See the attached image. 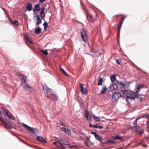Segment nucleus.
Listing matches in <instances>:
<instances>
[{
    "instance_id": "45",
    "label": "nucleus",
    "mask_w": 149,
    "mask_h": 149,
    "mask_svg": "<svg viewBox=\"0 0 149 149\" xmlns=\"http://www.w3.org/2000/svg\"><path fill=\"white\" fill-rule=\"evenodd\" d=\"M59 123L60 125H62L63 126H65L63 125V122L61 121H59Z\"/></svg>"
},
{
    "instance_id": "49",
    "label": "nucleus",
    "mask_w": 149,
    "mask_h": 149,
    "mask_svg": "<svg viewBox=\"0 0 149 149\" xmlns=\"http://www.w3.org/2000/svg\"><path fill=\"white\" fill-rule=\"evenodd\" d=\"M83 9L84 10L85 12L86 13V11H87L86 10V7L85 6H84L83 8Z\"/></svg>"
},
{
    "instance_id": "18",
    "label": "nucleus",
    "mask_w": 149,
    "mask_h": 149,
    "mask_svg": "<svg viewBox=\"0 0 149 149\" xmlns=\"http://www.w3.org/2000/svg\"><path fill=\"white\" fill-rule=\"evenodd\" d=\"M0 121L3 125V127L6 128H9V126L3 120H2V118H0Z\"/></svg>"
},
{
    "instance_id": "46",
    "label": "nucleus",
    "mask_w": 149,
    "mask_h": 149,
    "mask_svg": "<svg viewBox=\"0 0 149 149\" xmlns=\"http://www.w3.org/2000/svg\"><path fill=\"white\" fill-rule=\"evenodd\" d=\"M84 144L86 146H89L88 142L87 141H86L84 142Z\"/></svg>"
},
{
    "instance_id": "22",
    "label": "nucleus",
    "mask_w": 149,
    "mask_h": 149,
    "mask_svg": "<svg viewBox=\"0 0 149 149\" xmlns=\"http://www.w3.org/2000/svg\"><path fill=\"white\" fill-rule=\"evenodd\" d=\"M32 6L31 3H28L27 4L26 7V9L29 11H30L32 10Z\"/></svg>"
},
{
    "instance_id": "10",
    "label": "nucleus",
    "mask_w": 149,
    "mask_h": 149,
    "mask_svg": "<svg viewBox=\"0 0 149 149\" xmlns=\"http://www.w3.org/2000/svg\"><path fill=\"white\" fill-rule=\"evenodd\" d=\"M22 86L23 88L25 90H29L31 88V87L27 84L26 82H23L22 84Z\"/></svg>"
},
{
    "instance_id": "1",
    "label": "nucleus",
    "mask_w": 149,
    "mask_h": 149,
    "mask_svg": "<svg viewBox=\"0 0 149 149\" xmlns=\"http://www.w3.org/2000/svg\"><path fill=\"white\" fill-rule=\"evenodd\" d=\"M129 85V83L127 81H124L123 83L120 81H118L113 84L112 85V86L114 89H124L126 88H127Z\"/></svg>"
},
{
    "instance_id": "33",
    "label": "nucleus",
    "mask_w": 149,
    "mask_h": 149,
    "mask_svg": "<svg viewBox=\"0 0 149 149\" xmlns=\"http://www.w3.org/2000/svg\"><path fill=\"white\" fill-rule=\"evenodd\" d=\"M93 117H94V119L96 121H99L100 120V119L99 118L96 117L95 115H93Z\"/></svg>"
},
{
    "instance_id": "57",
    "label": "nucleus",
    "mask_w": 149,
    "mask_h": 149,
    "mask_svg": "<svg viewBox=\"0 0 149 149\" xmlns=\"http://www.w3.org/2000/svg\"><path fill=\"white\" fill-rule=\"evenodd\" d=\"M147 127L149 128V124L148 125Z\"/></svg>"
},
{
    "instance_id": "28",
    "label": "nucleus",
    "mask_w": 149,
    "mask_h": 149,
    "mask_svg": "<svg viewBox=\"0 0 149 149\" xmlns=\"http://www.w3.org/2000/svg\"><path fill=\"white\" fill-rule=\"evenodd\" d=\"M93 127L95 128H99V129H102L103 128V126L100 125L99 124H96L93 125Z\"/></svg>"
},
{
    "instance_id": "31",
    "label": "nucleus",
    "mask_w": 149,
    "mask_h": 149,
    "mask_svg": "<svg viewBox=\"0 0 149 149\" xmlns=\"http://www.w3.org/2000/svg\"><path fill=\"white\" fill-rule=\"evenodd\" d=\"M103 81V79L101 77H100L99 78V79L98 80V85H101L102 84V83Z\"/></svg>"
},
{
    "instance_id": "26",
    "label": "nucleus",
    "mask_w": 149,
    "mask_h": 149,
    "mask_svg": "<svg viewBox=\"0 0 149 149\" xmlns=\"http://www.w3.org/2000/svg\"><path fill=\"white\" fill-rule=\"evenodd\" d=\"M107 91V89L106 87H104L102 91H101L100 93L101 94H104L106 93V92Z\"/></svg>"
},
{
    "instance_id": "7",
    "label": "nucleus",
    "mask_w": 149,
    "mask_h": 149,
    "mask_svg": "<svg viewBox=\"0 0 149 149\" xmlns=\"http://www.w3.org/2000/svg\"><path fill=\"white\" fill-rule=\"evenodd\" d=\"M91 134L94 135L95 138L97 140L100 142L103 141V139L102 136L97 134L96 132H92Z\"/></svg>"
},
{
    "instance_id": "56",
    "label": "nucleus",
    "mask_w": 149,
    "mask_h": 149,
    "mask_svg": "<svg viewBox=\"0 0 149 149\" xmlns=\"http://www.w3.org/2000/svg\"><path fill=\"white\" fill-rule=\"evenodd\" d=\"M26 144H27V145H28V146H30L31 147V146H30L29 144H28V143H26Z\"/></svg>"
},
{
    "instance_id": "13",
    "label": "nucleus",
    "mask_w": 149,
    "mask_h": 149,
    "mask_svg": "<svg viewBox=\"0 0 149 149\" xmlns=\"http://www.w3.org/2000/svg\"><path fill=\"white\" fill-rule=\"evenodd\" d=\"M121 96V94L118 93H115L113 95V97L115 100H118Z\"/></svg>"
},
{
    "instance_id": "47",
    "label": "nucleus",
    "mask_w": 149,
    "mask_h": 149,
    "mask_svg": "<svg viewBox=\"0 0 149 149\" xmlns=\"http://www.w3.org/2000/svg\"><path fill=\"white\" fill-rule=\"evenodd\" d=\"M139 119V118H137L135 121L134 122V124L135 125H136V123H137V120Z\"/></svg>"
},
{
    "instance_id": "29",
    "label": "nucleus",
    "mask_w": 149,
    "mask_h": 149,
    "mask_svg": "<svg viewBox=\"0 0 149 149\" xmlns=\"http://www.w3.org/2000/svg\"><path fill=\"white\" fill-rule=\"evenodd\" d=\"M111 79L112 82H114L116 80V76L115 75H112L111 77Z\"/></svg>"
},
{
    "instance_id": "3",
    "label": "nucleus",
    "mask_w": 149,
    "mask_h": 149,
    "mask_svg": "<svg viewBox=\"0 0 149 149\" xmlns=\"http://www.w3.org/2000/svg\"><path fill=\"white\" fill-rule=\"evenodd\" d=\"M81 34L82 39L85 42L88 41L87 35L85 30L84 29H82L81 30Z\"/></svg>"
},
{
    "instance_id": "8",
    "label": "nucleus",
    "mask_w": 149,
    "mask_h": 149,
    "mask_svg": "<svg viewBox=\"0 0 149 149\" xmlns=\"http://www.w3.org/2000/svg\"><path fill=\"white\" fill-rule=\"evenodd\" d=\"M80 87L81 88V92L83 94L86 95L88 93L87 91L86 88L83 86V84H80Z\"/></svg>"
},
{
    "instance_id": "48",
    "label": "nucleus",
    "mask_w": 149,
    "mask_h": 149,
    "mask_svg": "<svg viewBox=\"0 0 149 149\" xmlns=\"http://www.w3.org/2000/svg\"><path fill=\"white\" fill-rule=\"evenodd\" d=\"M45 0H39V2L40 3H42L45 2Z\"/></svg>"
},
{
    "instance_id": "15",
    "label": "nucleus",
    "mask_w": 149,
    "mask_h": 149,
    "mask_svg": "<svg viewBox=\"0 0 149 149\" xmlns=\"http://www.w3.org/2000/svg\"><path fill=\"white\" fill-rule=\"evenodd\" d=\"M7 17L8 18L9 20L11 22V23L12 24L16 26H17L18 25L19 23L17 21L15 20V21L13 22L11 19L9 17L8 15L7 16Z\"/></svg>"
},
{
    "instance_id": "9",
    "label": "nucleus",
    "mask_w": 149,
    "mask_h": 149,
    "mask_svg": "<svg viewBox=\"0 0 149 149\" xmlns=\"http://www.w3.org/2000/svg\"><path fill=\"white\" fill-rule=\"evenodd\" d=\"M53 144L56 146H57L61 148L62 149H65V147L63 146L62 143L60 142H54L53 143Z\"/></svg>"
},
{
    "instance_id": "14",
    "label": "nucleus",
    "mask_w": 149,
    "mask_h": 149,
    "mask_svg": "<svg viewBox=\"0 0 149 149\" xmlns=\"http://www.w3.org/2000/svg\"><path fill=\"white\" fill-rule=\"evenodd\" d=\"M61 129L63 131H64L66 134L70 135L71 134L70 131L68 129H67L64 127H62Z\"/></svg>"
},
{
    "instance_id": "50",
    "label": "nucleus",
    "mask_w": 149,
    "mask_h": 149,
    "mask_svg": "<svg viewBox=\"0 0 149 149\" xmlns=\"http://www.w3.org/2000/svg\"><path fill=\"white\" fill-rule=\"evenodd\" d=\"M89 126L90 127H93V125H92L91 124H89Z\"/></svg>"
},
{
    "instance_id": "44",
    "label": "nucleus",
    "mask_w": 149,
    "mask_h": 149,
    "mask_svg": "<svg viewBox=\"0 0 149 149\" xmlns=\"http://www.w3.org/2000/svg\"><path fill=\"white\" fill-rule=\"evenodd\" d=\"M116 62L119 65H120L121 60L119 59L116 60Z\"/></svg>"
},
{
    "instance_id": "35",
    "label": "nucleus",
    "mask_w": 149,
    "mask_h": 149,
    "mask_svg": "<svg viewBox=\"0 0 149 149\" xmlns=\"http://www.w3.org/2000/svg\"><path fill=\"white\" fill-rule=\"evenodd\" d=\"M44 26V30L45 31L46 30L47 27V24L46 22L45 21L44 23L43 24Z\"/></svg>"
},
{
    "instance_id": "32",
    "label": "nucleus",
    "mask_w": 149,
    "mask_h": 149,
    "mask_svg": "<svg viewBox=\"0 0 149 149\" xmlns=\"http://www.w3.org/2000/svg\"><path fill=\"white\" fill-rule=\"evenodd\" d=\"M114 139L120 140H122L123 139V138L121 136H116L114 137Z\"/></svg>"
},
{
    "instance_id": "40",
    "label": "nucleus",
    "mask_w": 149,
    "mask_h": 149,
    "mask_svg": "<svg viewBox=\"0 0 149 149\" xmlns=\"http://www.w3.org/2000/svg\"><path fill=\"white\" fill-rule=\"evenodd\" d=\"M125 17L124 16L122 17L120 19L119 23L122 24L124 20Z\"/></svg>"
},
{
    "instance_id": "52",
    "label": "nucleus",
    "mask_w": 149,
    "mask_h": 149,
    "mask_svg": "<svg viewBox=\"0 0 149 149\" xmlns=\"http://www.w3.org/2000/svg\"><path fill=\"white\" fill-rule=\"evenodd\" d=\"M33 11L34 12V13H35V12L36 11V9L35 8H34L33 9Z\"/></svg>"
},
{
    "instance_id": "36",
    "label": "nucleus",
    "mask_w": 149,
    "mask_h": 149,
    "mask_svg": "<svg viewBox=\"0 0 149 149\" xmlns=\"http://www.w3.org/2000/svg\"><path fill=\"white\" fill-rule=\"evenodd\" d=\"M115 143V141H114L111 140H108L106 142V143H110L112 144H113Z\"/></svg>"
},
{
    "instance_id": "34",
    "label": "nucleus",
    "mask_w": 149,
    "mask_h": 149,
    "mask_svg": "<svg viewBox=\"0 0 149 149\" xmlns=\"http://www.w3.org/2000/svg\"><path fill=\"white\" fill-rule=\"evenodd\" d=\"M135 128H136V130L138 132H140V133H141V134H142L143 132H142V131H140V129H140V128H139V127H137V126H135Z\"/></svg>"
},
{
    "instance_id": "41",
    "label": "nucleus",
    "mask_w": 149,
    "mask_h": 149,
    "mask_svg": "<svg viewBox=\"0 0 149 149\" xmlns=\"http://www.w3.org/2000/svg\"><path fill=\"white\" fill-rule=\"evenodd\" d=\"M24 38L25 39V40H27L28 41L30 39L28 37V36L27 35H24Z\"/></svg>"
},
{
    "instance_id": "4",
    "label": "nucleus",
    "mask_w": 149,
    "mask_h": 149,
    "mask_svg": "<svg viewBox=\"0 0 149 149\" xmlns=\"http://www.w3.org/2000/svg\"><path fill=\"white\" fill-rule=\"evenodd\" d=\"M121 93L123 94V97L126 99V101L127 99H130L131 97L130 92L127 90H123L121 91Z\"/></svg>"
},
{
    "instance_id": "23",
    "label": "nucleus",
    "mask_w": 149,
    "mask_h": 149,
    "mask_svg": "<svg viewBox=\"0 0 149 149\" xmlns=\"http://www.w3.org/2000/svg\"><path fill=\"white\" fill-rule=\"evenodd\" d=\"M122 24H120L119 23L118 25V37L119 38L120 37V28L122 26Z\"/></svg>"
},
{
    "instance_id": "2",
    "label": "nucleus",
    "mask_w": 149,
    "mask_h": 149,
    "mask_svg": "<svg viewBox=\"0 0 149 149\" xmlns=\"http://www.w3.org/2000/svg\"><path fill=\"white\" fill-rule=\"evenodd\" d=\"M43 91L45 96L48 98L50 97V96L53 93L52 90L49 88L46 85H43Z\"/></svg>"
},
{
    "instance_id": "54",
    "label": "nucleus",
    "mask_w": 149,
    "mask_h": 149,
    "mask_svg": "<svg viewBox=\"0 0 149 149\" xmlns=\"http://www.w3.org/2000/svg\"><path fill=\"white\" fill-rule=\"evenodd\" d=\"M143 146L144 147H146L147 146V145L146 144L143 145Z\"/></svg>"
},
{
    "instance_id": "51",
    "label": "nucleus",
    "mask_w": 149,
    "mask_h": 149,
    "mask_svg": "<svg viewBox=\"0 0 149 149\" xmlns=\"http://www.w3.org/2000/svg\"><path fill=\"white\" fill-rule=\"evenodd\" d=\"M28 41L31 44L33 43V42H32L30 40V39L29 40H28Z\"/></svg>"
},
{
    "instance_id": "12",
    "label": "nucleus",
    "mask_w": 149,
    "mask_h": 149,
    "mask_svg": "<svg viewBox=\"0 0 149 149\" xmlns=\"http://www.w3.org/2000/svg\"><path fill=\"white\" fill-rule=\"evenodd\" d=\"M45 8L44 7H42L41 8V10L40 12V15L42 18H44L45 17L44 10Z\"/></svg>"
},
{
    "instance_id": "37",
    "label": "nucleus",
    "mask_w": 149,
    "mask_h": 149,
    "mask_svg": "<svg viewBox=\"0 0 149 149\" xmlns=\"http://www.w3.org/2000/svg\"><path fill=\"white\" fill-rule=\"evenodd\" d=\"M1 109L3 111H4V112L6 113L7 114L8 113V110L7 109L5 108H4L3 107H1Z\"/></svg>"
},
{
    "instance_id": "38",
    "label": "nucleus",
    "mask_w": 149,
    "mask_h": 149,
    "mask_svg": "<svg viewBox=\"0 0 149 149\" xmlns=\"http://www.w3.org/2000/svg\"><path fill=\"white\" fill-rule=\"evenodd\" d=\"M41 52L45 55H47L48 54V53L47 50H41Z\"/></svg>"
},
{
    "instance_id": "21",
    "label": "nucleus",
    "mask_w": 149,
    "mask_h": 149,
    "mask_svg": "<svg viewBox=\"0 0 149 149\" xmlns=\"http://www.w3.org/2000/svg\"><path fill=\"white\" fill-rule=\"evenodd\" d=\"M35 8L36 9V11H38L40 10L41 8L39 4H36L34 6Z\"/></svg>"
},
{
    "instance_id": "5",
    "label": "nucleus",
    "mask_w": 149,
    "mask_h": 149,
    "mask_svg": "<svg viewBox=\"0 0 149 149\" xmlns=\"http://www.w3.org/2000/svg\"><path fill=\"white\" fill-rule=\"evenodd\" d=\"M22 125L24 126V127L26 129L31 131L33 133H34V132L37 133L38 132V130L37 129L34 128L30 127L24 123H22Z\"/></svg>"
},
{
    "instance_id": "17",
    "label": "nucleus",
    "mask_w": 149,
    "mask_h": 149,
    "mask_svg": "<svg viewBox=\"0 0 149 149\" xmlns=\"http://www.w3.org/2000/svg\"><path fill=\"white\" fill-rule=\"evenodd\" d=\"M61 141V143H62L63 145H64L66 146H67V147L68 148V146H70V145L68 141L66 140H60Z\"/></svg>"
},
{
    "instance_id": "39",
    "label": "nucleus",
    "mask_w": 149,
    "mask_h": 149,
    "mask_svg": "<svg viewBox=\"0 0 149 149\" xmlns=\"http://www.w3.org/2000/svg\"><path fill=\"white\" fill-rule=\"evenodd\" d=\"M7 114L8 117L9 118H10L12 119H15V118L10 113L9 114L8 113Z\"/></svg>"
},
{
    "instance_id": "24",
    "label": "nucleus",
    "mask_w": 149,
    "mask_h": 149,
    "mask_svg": "<svg viewBox=\"0 0 149 149\" xmlns=\"http://www.w3.org/2000/svg\"><path fill=\"white\" fill-rule=\"evenodd\" d=\"M41 32V29L39 28V26L38 28H36L34 31V33L36 34L40 33Z\"/></svg>"
},
{
    "instance_id": "6",
    "label": "nucleus",
    "mask_w": 149,
    "mask_h": 149,
    "mask_svg": "<svg viewBox=\"0 0 149 149\" xmlns=\"http://www.w3.org/2000/svg\"><path fill=\"white\" fill-rule=\"evenodd\" d=\"M86 14L88 20L91 22H94L95 20L93 19V16L87 11H86Z\"/></svg>"
},
{
    "instance_id": "27",
    "label": "nucleus",
    "mask_w": 149,
    "mask_h": 149,
    "mask_svg": "<svg viewBox=\"0 0 149 149\" xmlns=\"http://www.w3.org/2000/svg\"><path fill=\"white\" fill-rule=\"evenodd\" d=\"M144 86V85H138L137 87L136 88V90H135V89L134 90L135 91H136V93H138V92H139L140 89L141 87H143Z\"/></svg>"
},
{
    "instance_id": "42",
    "label": "nucleus",
    "mask_w": 149,
    "mask_h": 149,
    "mask_svg": "<svg viewBox=\"0 0 149 149\" xmlns=\"http://www.w3.org/2000/svg\"><path fill=\"white\" fill-rule=\"evenodd\" d=\"M26 77L25 76H23L22 79V80L24 81V82H26Z\"/></svg>"
},
{
    "instance_id": "55",
    "label": "nucleus",
    "mask_w": 149,
    "mask_h": 149,
    "mask_svg": "<svg viewBox=\"0 0 149 149\" xmlns=\"http://www.w3.org/2000/svg\"><path fill=\"white\" fill-rule=\"evenodd\" d=\"M141 142L139 143H138V144H137V146H139V145L140 144H141Z\"/></svg>"
},
{
    "instance_id": "43",
    "label": "nucleus",
    "mask_w": 149,
    "mask_h": 149,
    "mask_svg": "<svg viewBox=\"0 0 149 149\" xmlns=\"http://www.w3.org/2000/svg\"><path fill=\"white\" fill-rule=\"evenodd\" d=\"M68 148H77V145H74V146H68Z\"/></svg>"
},
{
    "instance_id": "20",
    "label": "nucleus",
    "mask_w": 149,
    "mask_h": 149,
    "mask_svg": "<svg viewBox=\"0 0 149 149\" xmlns=\"http://www.w3.org/2000/svg\"><path fill=\"white\" fill-rule=\"evenodd\" d=\"M36 20L37 21L36 25H37L41 23V20L40 17L38 15H36Z\"/></svg>"
},
{
    "instance_id": "30",
    "label": "nucleus",
    "mask_w": 149,
    "mask_h": 149,
    "mask_svg": "<svg viewBox=\"0 0 149 149\" xmlns=\"http://www.w3.org/2000/svg\"><path fill=\"white\" fill-rule=\"evenodd\" d=\"M60 70L61 71V72L63 73V74L65 76H67L68 75V74H67V73L62 68H61V67L60 66Z\"/></svg>"
},
{
    "instance_id": "16",
    "label": "nucleus",
    "mask_w": 149,
    "mask_h": 149,
    "mask_svg": "<svg viewBox=\"0 0 149 149\" xmlns=\"http://www.w3.org/2000/svg\"><path fill=\"white\" fill-rule=\"evenodd\" d=\"M37 139L39 141L44 143H46V140L41 136H37Z\"/></svg>"
},
{
    "instance_id": "11",
    "label": "nucleus",
    "mask_w": 149,
    "mask_h": 149,
    "mask_svg": "<svg viewBox=\"0 0 149 149\" xmlns=\"http://www.w3.org/2000/svg\"><path fill=\"white\" fill-rule=\"evenodd\" d=\"M130 99H133L135 97H138V93H136V91L135 92H130Z\"/></svg>"
},
{
    "instance_id": "53",
    "label": "nucleus",
    "mask_w": 149,
    "mask_h": 149,
    "mask_svg": "<svg viewBox=\"0 0 149 149\" xmlns=\"http://www.w3.org/2000/svg\"><path fill=\"white\" fill-rule=\"evenodd\" d=\"M86 138L88 140H89V139H90V137H86Z\"/></svg>"
},
{
    "instance_id": "25",
    "label": "nucleus",
    "mask_w": 149,
    "mask_h": 149,
    "mask_svg": "<svg viewBox=\"0 0 149 149\" xmlns=\"http://www.w3.org/2000/svg\"><path fill=\"white\" fill-rule=\"evenodd\" d=\"M50 98H51L55 100H56L57 99V97L55 94L52 93L51 95Z\"/></svg>"
},
{
    "instance_id": "19",
    "label": "nucleus",
    "mask_w": 149,
    "mask_h": 149,
    "mask_svg": "<svg viewBox=\"0 0 149 149\" xmlns=\"http://www.w3.org/2000/svg\"><path fill=\"white\" fill-rule=\"evenodd\" d=\"M85 115L86 118L87 119H91V115L89 114V112L87 111V110H86L85 111Z\"/></svg>"
}]
</instances>
